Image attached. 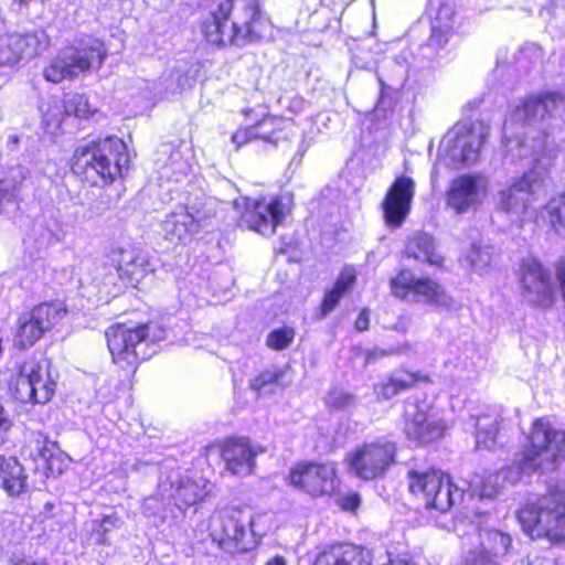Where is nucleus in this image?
<instances>
[{"label":"nucleus","instance_id":"1","mask_svg":"<svg viewBox=\"0 0 565 565\" xmlns=\"http://www.w3.org/2000/svg\"><path fill=\"white\" fill-rule=\"evenodd\" d=\"M565 459V433L554 428L548 420L536 419L531 428L529 445L511 466L489 473L475 476L470 481L473 494L493 498L515 486L523 475L553 471Z\"/></svg>","mask_w":565,"mask_h":565},{"label":"nucleus","instance_id":"2","mask_svg":"<svg viewBox=\"0 0 565 565\" xmlns=\"http://www.w3.org/2000/svg\"><path fill=\"white\" fill-rule=\"evenodd\" d=\"M258 0H221L203 20L201 33L215 46L241 44L260 38Z\"/></svg>","mask_w":565,"mask_h":565},{"label":"nucleus","instance_id":"3","mask_svg":"<svg viewBox=\"0 0 565 565\" xmlns=\"http://www.w3.org/2000/svg\"><path fill=\"white\" fill-rule=\"evenodd\" d=\"M129 156L125 142L117 137H107L76 148L72 170L93 185L114 182L128 169Z\"/></svg>","mask_w":565,"mask_h":565},{"label":"nucleus","instance_id":"4","mask_svg":"<svg viewBox=\"0 0 565 565\" xmlns=\"http://www.w3.org/2000/svg\"><path fill=\"white\" fill-rule=\"evenodd\" d=\"M518 519L532 540L565 544V487L526 502L519 510Z\"/></svg>","mask_w":565,"mask_h":565},{"label":"nucleus","instance_id":"5","mask_svg":"<svg viewBox=\"0 0 565 565\" xmlns=\"http://www.w3.org/2000/svg\"><path fill=\"white\" fill-rule=\"evenodd\" d=\"M548 186L547 171L536 166L498 192L497 206L516 224L522 225L532 218L535 221L533 204L547 194Z\"/></svg>","mask_w":565,"mask_h":565},{"label":"nucleus","instance_id":"6","mask_svg":"<svg viewBox=\"0 0 565 565\" xmlns=\"http://www.w3.org/2000/svg\"><path fill=\"white\" fill-rule=\"evenodd\" d=\"M106 57L104 43L96 38L85 36L60 50L43 70V76L52 83L75 79L86 72L98 71Z\"/></svg>","mask_w":565,"mask_h":565},{"label":"nucleus","instance_id":"7","mask_svg":"<svg viewBox=\"0 0 565 565\" xmlns=\"http://www.w3.org/2000/svg\"><path fill=\"white\" fill-rule=\"evenodd\" d=\"M488 137L489 127L482 121L458 122L443 137L438 148V160L454 169L475 163Z\"/></svg>","mask_w":565,"mask_h":565},{"label":"nucleus","instance_id":"8","mask_svg":"<svg viewBox=\"0 0 565 565\" xmlns=\"http://www.w3.org/2000/svg\"><path fill=\"white\" fill-rule=\"evenodd\" d=\"M209 529L212 540L228 553L248 551L253 544L249 536L258 535L252 512L235 508L214 513Z\"/></svg>","mask_w":565,"mask_h":565},{"label":"nucleus","instance_id":"9","mask_svg":"<svg viewBox=\"0 0 565 565\" xmlns=\"http://www.w3.org/2000/svg\"><path fill=\"white\" fill-rule=\"evenodd\" d=\"M105 335L113 361L121 369H136L140 361L154 353L147 324L116 323L106 330Z\"/></svg>","mask_w":565,"mask_h":565},{"label":"nucleus","instance_id":"10","mask_svg":"<svg viewBox=\"0 0 565 565\" xmlns=\"http://www.w3.org/2000/svg\"><path fill=\"white\" fill-rule=\"evenodd\" d=\"M408 488L424 501L426 508L440 512L448 511L462 498V490L454 486L450 478L440 470H409Z\"/></svg>","mask_w":565,"mask_h":565},{"label":"nucleus","instance_id":"11","mask_svg":"<svg viewBox=\"0 0 565 565\" xmlns=\"http://www.w3.org/2000/svg\"><path fill=\"white\" fill-rule=\"evenodd\" d=\"M396 444L377 438L365 441L345 456L349 471L362 480H374L383 477L395 463Z\"/></svg>","mask_w":565,"mask_h":565},{"label":"nucleus","instance_id":"12","mask_svg":"<svg viewBox=\"0 0 565 565\" xmlns=\"http://www.w3.org/2000/svg\"><path fill=\"white\" fill-rule=\"evenodd\" d=\"M56 379L51 372V363L34 358L26 359L19 367L14 382V397L22 403L45 404L53 397Z\"/></svg>","mask_w":565,"mask_h":565},{"label":"nucleus","instance_id":"13","mask_svg":"<svg viewBox=\"0 0 565 565\" xmlns=\"http://www.w3.org/2000/svg\"><path fill=\"white\" fill-rule=\"evenodd\" d=\"M522 299L530 306L547 309L555 300L557 288L553 273L535 258L523 259L519 270Z\"/></svg>","mask_w":565,"mask_h":565},{"label":"nucleus","instance_id":"14","mask_svg":"<svg viewBox=\"0 0 565 565\" xmlns=\"http://www.w3.org/2000/svg\"><path fill=\"white\" fill-rule=\"evenodd\" d=\"M391 294L401 300L409 297L438 308L450 309L455 301L445 289L430 278L416 277L411 270L403 269L390 280Z\"/></svg>","mask_w":565,"mask_h":565},{"label":"nucleus","instance_id":"15","mask_svg":"<svg viewBox=\"0 0 565 565\" xmlns=\"http://www.w3.org/2000/svg\"><path fill=\"white\" fill-rule=\"evenodd\" d=\"M287 479L290 486L312 498L332 495L340 486L333 462H299L290 469Z\"/></svg>","mask_w":565,"mask_h":565},{"label":"nucleus","instance_id":"16","mask_svg":"<svg viewBox=\"0 0 565 565\" xmlns=\"http://www.w3.org/2000/svg\"><path fill=\"white\" fill-rule=\"evenodd\" d=\"M289 212L288 200L282 196L246 199L241 221L247 228L263 236H271Z\"/></svg>","mask_w":565,"mask_h":565},{"label":"nucleus","instance_id":"17","mask_svg":"<svg viewBox=\"0 0 565 565\" xmlns=\"http://www.w3.org/2000/svg\"><path fill=\"white\" fill-rule=\"evenodd\" d=\"M66 313L67 310L62 302H44L35 306L31 311L23 312L17 322L14 347L19 349L32 347Z\"/></svg>","mask_w":565,"mask_h":565},{"label":"nucleus","instance_id":"18","mask_svg":"<svg viewBox=\"0 0 565 565\" xmlns=\"http://www.w3.org/2000/svg\"><path fill=\"white\" fill-rule=\"evenodd\" d=\"M489 180L480 173L456 177L446 191V206L457 215L477 210L488 194Z\"/></svg>","mask_w":565,"mask_h":565},{"label":"nucleus","instance_id":"19","mask_svg":"<svg viewBox=\"0 0 565 565\" xmlns=\"http://www.w3.org/2000/svg\"><path fill=\"white\" fill-rule=\"evenodd\" d=\"M211 216V211L201 213L194 206H181L163 220V236L171 243L186 245L200 233Z\"/></svg>","mask_w":565,"mask_h":565},{"label":"nucleus","instance_id":"20","mask_svg":"<svg viewBox=\"0 0 565 565\" xmlns=\"http://www.w3.org/2000/svg\"><path fill=\"white\" fill-rule=\"evenodd\" d=\"M47 46L44 31L19 34L7 33L0 36V66H14L23 58L38 55Z\"/></svg>","mask_w":565,"mask_h":565},{"label":"nucleus","instance_id":"21","mask_svg":"<svg viewBox=\"0 0 565 565\" xmlns=\"http://www.w3.org/2000/svg\"><path fill=\"white\" fill-rule=\"evenodd\" d=\"M415 189L416 184L413 178L404 174L395 178L382 202L386 225L399 227L405 222L411 212Z\"/></svg>","mask_w":565,"mask_h":565},{"label":"nucleus","instance_id":"22","mask_svg":"<svg viewBox=\"0 0 565 565\" xmlns=\"http://www.w3.org/2000/svg\"><path fill=\"white\" fill-rule=\"evenodd\" d=\"M563 103V96L558 93H546L521 102L504 121V137H508L510 126L514 124L530 125L539 119H544L546 115H553Z\"/></svg>","mask_w":565,"mask_h":565},{"label":"nucleus","instance_id":"23","mask_svg":"<svg viewBox=\"0 0 565 565\" xmlns=\"http://www.w3.org/2000/svg\"><path fill=\"white\" fill-rule=\"evenodd\" d=\"M404 431L408 439L424 445L441 438L447 429L445 422L422 411L416 404L406 406Z\"/></svg>","mask_w":565,"mask_h":565},{"label":"nucleus","instance_id":"24","mask_svg":"<svg viewBox=\"0 0 565 565\" xmlns=\"http://www.w3.org/2000/svg\"><path fill=\"white\" fill-rule=\"evenodd\" d=\"M156 164L161 181L180 183L186 179L191 171L189 149L164 145L158 152Z\"/></svg>","mask_w":565,"mask_h":565},{"label":"nucleus","instance_id":"25","mask_svg":"<svg viewBox=\"0 0 565 565\" xmlns=\"http://www.w3.org/2000/svg\"><path fill=\"white\" fill-rule=\"evenodd\" d=\"M257 452L245 438H228L221 447V457L226 469L233 475L252 473Z\"/></svg>","mask_w":565,"mask_h":565},{"label":"nucleus","instance_id":"26","mask_svg":"<svg viewBox=\"0 0 565 565\" xmlns=\"http://www.w3.org/2000/svg\"><path fill=\"white\" fill-rule=\"evenodd\" d=\"M169 498L174 500L179 508H189L203 501L212 493L213 484L203 477L195 479L179 478L169 484Z\"/></svg>","mask_w":565,"mask_h":565},{"label":"nucleus","instance_id":"27","mask_svg":"<svg viewBox=\"0 0 565 565\" xmlns=\"http://www.w3.org/2000/svg\"><path fill=\"white\" fill-rule=\"evenodd\" d=\"M370 551L352 544L331 546L318 555L313 565H371Z\"/></svg>","mask_w":565,"mask_h":565},{"label":"nucleus","instance_id":"28","mask_svg":"<svg viewBox=\"0 0 565 565\" xmlns=\"http://www.w3.org/2000/svg\"><path fill=\"white\" fill-rule=\"evenodd\" d=\"M24 179L25 171L21 166L0 168V214L18 207V194Z\"/></svg>","mask_w":565,"mask_h":565},{"label":"nucleus","instance_id":"29","mask_svg":"<svg viewBox=\"0 0 565 565\" xmlns=\"http://www.w3.org/2000/svg\"><path fill=\"white\" fill-rule=\"evenodd\" d=\"M117 263L125 286L137 287L148 274L152 273L147 257L136 249L121 250Z\"/></svg>","mask_w":565,"mask_h":565},{"label":"nucleus","instance_id":"30","mask_svg":"<svg viewBox=\"0 0 565 565\" xmlns=\"http://www.w3.org/2000/svg\"><path fill=\"white\" fill-rule=\"evenodd\" d=\"M0 486L10 497H20L26 491L24 469L14 457L0 456Z\"/></svg>","mask_w":565,"mask_h":565},{"label":"nucleus","instance_id":"31","mask_svg":"<svg viewBox=\"0 0 565 565\" xmlns=\"http://www.w3.org/2000/svg\"><path fill=\"white\" fill-rule=\"evenodd\" d=\"M455 11L448 3L441 4L431 21V33L427 40V46L434 51L443 49L454 32Z\"/></svg>","mask_w":565,"mask_h":565},{"label":"nucleus","instance_id":"32","mask_svg":"<svg viewBox=\"0 0 565 565\" xmlns=\"http://www.w3.org/2000/svg\"><path fill=\"white\" fill-rule=\"evenodd\" d=\"M35 470L42 472L46 478L60 476L68 465V458L61 449L50 441H43L34 458Z\"/></svg>","mask_w":565,"mask_h":565},{"label":"nucleus","instance_id":"33","mask_svg":"<svg viewBox=\"0 0 565 565\" xmlns=\"http://www.w3.org/2000/svg\"><path fill=\"white\" fill-rule=\"evenodd\" d=\"M93 284L98 289L99 299H107L110 296H116L120 292L122 287V277L119 266L102 264L96 266Z\"/></svg>","mask_w":565,"mask_h":565},{"label":"nucleus","instance_id":"34","mask_svg":"<svg viewBox=\"0 0 565 565\" xmlns=\"http://www.w3.org/2000/svg\"><path fill=\"white\" fill-rule=\"evenodd\" d=\"M535 222L550 226L557 234H565V193L551 198L536 211Z\"/></svg>","mask_w":565,"mask_h":565},{"label":"nucleus","instance_id":"35","mask_svg":"<svg viewBox=\"0 0 565 565\" xmlns=\"http://www.w3.org/2000/svg\"><path fill=\"white\" fill-rule=\"evenodd\" d=\"M501 423L502 417L498 413L483 414L473 418L477 446L491 449L497 444Z\"/></svg>","mask_w":565,"mask_h":565},{"label":"nucleus","instance_id":"36","mask_svg":"<svg viewBox=\"0 0 565 565\" xmlns=\"http://www.w3.org/2000/svg\"><path fill=\"white\" fill-rule=\"evenodd\" d=\"M419 380L418 374L398 371L375 387L379 397L391 399L395 395L411 388Z\"/></svg>","mask_w":565,"mask_h":565},{"label":"nucleus","instance_id":"37","mask_svg":"<svg viewBox=\"0 0 565 565\" xmlns=\"http://www.w3.org/2000/svg\"><path fill=\"white\" fill-rule=\"evenodd\" d=\"M407 254L417 260L426 262L434 266L443 263V257L435 252L433 238L427 234H418L412 238L406 247Z\"/></svg>","mask_w":565,"mask_h":565},{"label":"nucleus","instance_id":"38","mask_svg":"<svg viewBox=\"0 0 565 565\" xmlns=\"http://www.w3.org/2000/svg\"><path fill=\"white\" fill-rule=\"evenodd\" d=\"M494 256V248L481 243H472L466 252L463 259L467 266L476 274H483L490 267Z\"/></svg>","mask_w":565,"mask_h":565},{"label":"nucleus","instance_id":"39","mask_svg":"<svg viewBox=\"0 0 565 565\" xmlns=\"http://www.w3.org/2000/svg\"><path fill=\"white\" fill-rule=\"evenodd\" d=\"M289 125L290 122L282 118L266 117L254 125L253 129L256 139L277 143L280 139L284 138L281 136L282 129Z\"/></svg>","mask_w":565,"mask_h":565},{"label":"nucleus","instance_id":"40","mask_svg":"<svg viewBox=\"0 0 565 565\" xmlns=\"http://www.w3.org/2000/svg\"><path fill=\"white\" fill-rule=\"evenodd\" d=\"M160 495H150L145 499L142 503V514L148 519H153L154 524L162 523L166 519L167 501L170 500L168 492V484L161 483L159 486Z\"/></svg>","mask_w":565,"mask_h":565},{"label":"nucleus","instance_id":"41","mask_svg":"<svg viewBox=\"0 0 565 565\" xmlns=\"http://www.w3.org/2000/svg\"><path fill=\"white\" fill-rule=\"evenodd\" d=\"M461 565H498V562L486 547V542H480L463 552Z\"/></svg>","mask_w":565,"mask_h":565},{"label":"nucleus","instance_id":"42","mask_svg":"<svg viewBox=\"0 0 565 565\" xmlns=\"http://www.w3.org/2000/svg\"><path fill=\"white\" fill-rule=\"evenodd\" d=\"M487 544L486 547L495 558L500 554H504L508 552V548L511 544V537L507 534H503L499 531L491 530L486 532Z\"/></svg>","mask_w":565,"mask_h":565},{"label":"nucleus","instance_id":"43","mask_svg":"<svg viewBox=\"0 0 565 565\" xmlns=\"http://www.w3.org/2000/svg\"><path fill=\"white\" fill-rule=\"evenodd\" d=\"M65 113L73 114L76 117L85 118L92 110L88 98L84 94H71L65 99Z\"/></svg>","mask_w":565,"mask_h":565},{"label":"nucleus","instance_id":"44","mask_svg":"<svg viewBox=\"0 0 565 565\" xmlns=\"http://www.w3.org/2000/svg\"><path fill=\"white\" fill-rule=\"evenodd\" d=\"M295 338L292 328L284 327L271 331L267 337V345L270 349L280 351L288 348Z\"/></svg>","mask_w":565,"mask_h":565},{"label":"nucleus","instance_id":"45","mask_svg":"<svg viewBox=\"0 0 565 565\" xmlns=\"http://www.w3.org/2000/svg\"><path fill=\"white\" fill-rule=\"evenodd\" d=\"M124 521L120 516L117 514H109L105 515L98 526L95 529L96 534L99 536L98 543L105 544L106 543V535L114 531L118 530L122 526Z\"/></svg>","mask_w":565,"mask_h":565},{"label":"nucleus","instance_id":"46","mask_svg":"<svg viewBox=\"0 0 565 565\" xmlns=\"http://www.w3.org/2000/svg\"><path fill=\"white\" fill-rule=\"evenodd\" d=\"M281 373L276 370H266L258 376L253 379L249 386L255 392H267V386L273 385L279 381Z\"/></svg>","mask_w":565,"mask_h":565},{"label":"nucleus","instance_id":"47","mask_svg":"<svg viewBox=\"0 0 565 565\" xmlns=\"http://www.w3.org/2000/svg\"><path fill=\"white\" fill-rule=\"evenodd\" d=\"M355 401L352 394L340 388H333L328 393L326 403L333 408L342 409L351 406Z\"/></svg>","mask_w":565,"mask_h":565},{"label":"nucleus","instance_id":"48","mask_svg":"<svg viewBox=\"0 0 565 565\" xmlns=\"http://www.w3.org/2000/svg\"><path fill=\"white\" fill-rule=\"evenodd\" d=\"M279 104L285 107L290 114L298 115L305 108V99L297 94L291 96L286 95L279 99Z\"/></svg>","mask_w":565,"mask_h":565},{"label":"nucleus","instance_id":"49","mask_svg":"<svg viewBox=\"0 0 565 565\" xmlns=\"http://www.w3.org/2000/svg\"><path fill=\"white\" fill-rule=\"evenodd\" d=\"M344 296V294L334 287L327 291L321 303V313L322 316L329 315L339 303L340 299Z\"/></svg>","mask_w":565,"mask_h":565},{"label":"nucleus","instance_id":"50","mask_svg":"<svg viewBox=\"0 0 565 565\" xmlns=\"http://www.w3.org/2000/svg\"><path fill=\"white\" fill-rule=\"evenodd\" d=\"M355 282V270L353 268H344L339 275L334 288L345 294Z\"/></svg>","mask_w":565,"mask_h":565},{"label":"nucleus","instance_id":"51","mask_svg":"<svg viewBox=\"0 0 565 565\" xmlns=\"http://www.w3.org/2000/svg\"><path fill=\"white\" fill-rule=\"evenodd\" d=\"M361 503L360 495L355 492H348L337 499V504L344 511H354Z\"/></svg>","mask_w":565,"mask_h":565},{"label":"nucleus","instance_id":"52","mask_svg":"<svg viewBox=\"0 0 565 565\" xmlns=\"http://www.w3.org/2000/svg\"><path fill=\"white\" fill-rule=\"evenodd\" d=\"M255 139L253 126L237 130L232 137L233 142L236 143L237 147Z\"/></svg>","mask_w":565,"mask_h":565},{"label":"nucleus","instance_id":"53","mask_svg":"<svg viewBox=\"0 0 565 565\" xmlns=\"http://www.w3.org/2000/svg\"><path fill=\"white\" fill-rule=\"evenodd\" d=\"M63 114L58 107H56V111L45 113L43 115V122L49 129H57L62 122Z\"/></svg>","mask_w":565,"mask_h":565},{"label":"nucleus","instance_id":"54","mask_svg":"<svg viewBox=\"0 0 565 565\" xmlns=\"http://www.w3.org/2000/svg\"><path fill=\"white\" fill-rule=\"evenodd\" d=\"M11 428V420L8 417L3 406L0 404V445L8 439V433Z\"/></svg>","mask_w":565,"mask_h":565},{"label":"nucleus","instance_id":"55","mask_svg":"<svg viewBox=\"0 0 565 565\" xmlns=\"http://www.w3.org/2000/svg\"><path fill=\"white\" fill-rule=\"evenodd\" d=\"M383 565H417L408 555L387 554V562Z\"/></svg>","mask_w":565,"mask_h":565},{"label":"nucleus","instance_id":"56","mask_svg":"<svg viewBox=\"0 0 565 565\" xmlns=\"http://www.w3.org/2000/svg\"><path fill=\"white\" fill-rule=\"evenodd\" d=\"M398 350H395L393 348H391L390 350H383V349H374V350H371V351H367L366 352V363H371L372 361L376 360V359H380V358H383V356H386V355H393L395 353H397Z\"/></svg>","mask_w":565,"mask_h":565},{"label":"nucleus","instance_id":"57","mask_svg":"<svg viewBox=\"0 0 565 565\" xmlns=\"http://www.w3.org/2000/svg\"><path fill=\"white\" fill-rule=\"evenodd\" d=\"M369 323H370V311L367 309H363L360 312V315L355 321V328L359 331H365L369 329Z\"/></svg>","mask_w":565,"mask_h":565},{"label":"nucleus","instance_id":"58","mask_svg":"<svg viewBox=\"0 0 565 565\" xmlns=\"http://www.w3.org/2000/svg\"><path fill=\"white\" fill-rule=\"evenodd\" d=\"M265 565H287V562L285 557L277 555L268 559Z\"/></svg>","mask_w":565,"mask_h":565},{"label":"nucleus","instance_id":"59","mask_svg":"<svg viewBox=\"0 0 565 565\" xmlns=\"http://www.w3.org/2000/svg\"><path fill=\"white\" fill-rule=\"evenodd\" d=\"M473 537L477 539V542H471L473 544V546H478L480 544V542H484L482 540V534L480 532L475 533L472 536H470L469 540H473Z\"/></svg>","mask_w":565,"mask_h":565},{"label":"nucleus","instance_id":"60","mask_svg":"<svg viewBox=\"0 0 565 565\" xmlns=\"http://www.w3.org/2000/svg\"><path fill=\"white\" fill-rule=\"evenodd\" d=\"M537 565H557L554 558H544L540 564Z\"/></svg>","mask_w":565,"mask_h":565}]
</instances>
